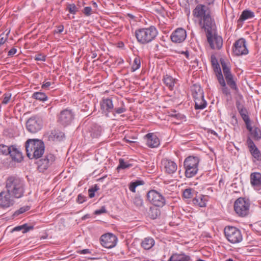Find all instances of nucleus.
Wrapping results in <instances>:
<instances>
[{"mask_svg":"<svg viewBox=\"0 0 261 261\" xmlns=\"http://www.w3.org/2000/svg\"><path fill=\"white\" fill-rule=\"evenodd\" d=\"M11 148V146H8L4 144H0V154L7 155L10 153V151Z\"/></svg>","mask_w":261,"mask_h":261,"instance_id":"obj_38","label":"nucleus"},{"mask_svg":"<svg viewBox=\"0 0 261 261\" xmlns=\"http://www.w3.org/2000/svg\"><path fill=\"white\" fill-rule=\"evenodd\" d=\"M207 197L206 196L199 195L193 199V203L200 207H205L206 205Z\"/></svg>","mask_w":261,"mask_h":261,"instance_id":"obj_25","label":"nucleus"},{"mask_svg":"<svg viewBox=\"0 0 261 261\" xmlns=\"http://www.w3.org/2000/svg\"><path fill=\"white\" fill-rule=\"evenodd\" d=\"M67 9L70 13L72 14H75L78 11V8L74 4H68L67 6Z\"/></svg>","mask_w":261,"mask_h":261,"instance_id":"obj_42","label":"nucleus"},{"mask_svg":"<svg viewBox=\"0 0 261 261\" xmlns=\"http://www.w3.org/2000/svg\"><path fill=\"white\" fill-rule=\"evenodd\" d=\"M124 140L126 142H129V143H133V142H134V141H132V140H129V139H127V138H126V137H125V138H124Z\"/></svg>","mask_w":261,"mask_h":261,"instance_id":"obj_63","label":"nucleus"},{"mask_svg":"<svg viewBox=\"0 0 261 261\" xmlns=\"http://www.w3.org/2000/svg\"><path fill=\"white\" fill-rule=\"evenodd\" d=\"M126 109L123 107L118 108H115L114 109L115 112L118 114L123 113L125 112L126 111Z\"/></svg>","mask_w":261,"mask_h":261,"instance_id":"obj_50","label":"nucleus"},{"mask_svg":"<svg viewBox=\"0 0 261 261\" xmlns=\"http://www.w3.org/2000/svg\"><path fill=\"white\" fill-rule=\"evenodd\" d=\"M107 212L106 208L104 207H102L100 209L96 210L95 212V214L96 215H100L102 213H105Z\"/></svg>","mask_w":261,"mask_h":261,"instance_id":"obj_55","label":"nucleus"},{"mask_svg":"<svg viewBox=\"0 0 261 261\" xmlns=\"http://www.w3.org/2000/svg\"><path fill=\"white\" fill-rule=\"evenodd\" d=\"M137 187V186H136V185L135 184L134 182H130V184L129 185V189L132 192H136V188Z\"/></svg>","mask_w":261,"mask_h":261,"instance_id":"obj_53","label":"nucleus"},{"mask_svg":"<svg viewBox=\"0 0 261 261\" xmlns=\"http://www.w3.org/2000/svg\"><path fill=\"white\" fill-rule=\"evenodd\" d=\"M32 98L42 101H46L48 99L47 95L43 92H36L33 94Z\"/></svg>","mask_w":261,"mask_h":261,"instance_id":"obj_35","label":"nucleus"},{"mask_svg":"<svg viewBox=\"0 0 261 261\" xmlns=\"http://www.w3.org/2000/svg\"><path fill=\"white\" fill-rule=\"evenodd\" d=\"M55 160V156L54 154L49 153L46 155L44 158L40 160L38 163V168L41 171L46 170Z\"/></svg>","mask_w":261,"mask_h":261,"instance_id":"obj_18","label":"nucleus"},{"mask_svg":"<svg viewBox=\"0 0 261 261\" xmlns=\"http://www.w3.org/2000/svg\"><path fill=\"white\" fill-rule=\"evenodd\" d=\"M100 108L102 113L108 117L109 113L112 112L114 109L112 99L110 98L103 99L100 102Z\"/></svg>","mask_w":261,"mask_h":261,"instance_id":"obj_20","label":"nucleus"},{"mask_svg":"<svg viewBox=\"0 0 261 261\" xmlns=\"http://www.w3.org/2000/svg\"><path fill=\"white\" fill-rule=\"evenodd\" d=\"M12 160L17 162H20L22 159L21 153L14 146H11L10 153Z\"/></svg>","mask_w":261,"mask_h":261,"instance_id":"obj_23","label":"nucleus"},{"mask_svg":"<svg viewBox=\"0 0 261 261\" xmlns=\"http://www.w3.org/2000/svg\"><path fill=\"white\" fill-rule=\"evenodd\" d=\"M98 189V188H97L96 186H95L94 188L89 189V190H88L89 197L90 198L93 197L94 196V195H95L94 192L96 191H97Z\"/></svg>","mask_w":261,"mask_h":261,"instance_id":"obj_49","label":"nucleus"},{"mask_svg":"<svg viewBox=\"0 0 261 261\" xmlns=\"http://www.w3.org/2000/svg\"><path fill=\"white\" fill-rule=\"evenodd\" d=\"M134 204L138 207H140L143 205V201L140 196L136 195L133 199Z\"/></svg>","mask_w":261,"mask_h":261,"instance_id":"obj_41","label":"nucleus"},{"mask_svg":"<svg viewBox=\"0 0 261 261\" xmlns=\"http://www.w3.org/2000/svg\"><path fill=\"white\" fill-rule=\"evenodd\" d=\"M193 15L199 22L200 27L204 30L215 27L210 8L202 4H198L193 10Z\"/></svg>","mask_w":261,"mask_h":261,"instance_id":"obj_1","label":"nucleus"},{"mask_svg":"<svg viewBox=\"0 0 261 261\" xmlns=\"http://www.w3.org/2000/svg\"><path fill=\"white\" fill-rule=\"evenodd\" d=\"M146 139V144L150 148L158 147L160 144V140L158 137L153 133H148L145 135Z\"/></svg>","mask_w":261,"mask_h":261,"instance_id":"obj_22","label":"nucleus"},{"mask_svg":"<svg viewBox=\"0 0 261 261\" xmlns=\"http://www.w3.org/2000/svg\"><path fill=\"white\" fill-rule=\"evenodd\" d=\"M233 52L237 56L247 55L248 53L246 42L244 38H241L236 41L234 44Z\"/></svg>","mask_w":261,"mask_h":261,"instance_id":"obj_14","label":"nucleus"},{"mask_svg":"<svg viewBox=\"0 0 261 261\" xmlns=\"http://www.w3.org/2000/svg\"><path fill=\"white\" fill-rule=\"evenodd\" d=\"M199 159L197 156H189L184 163L185 168V176L187 178L194 176L198 172Z\"/></svg>","mask_w":261,"mask_h":261,"instance_id":"obj_5","label":"nucleus"},{"mask_svg":"<svg viewBox=\"0 0 261 261\" xmlns=\"http://www.w3.org/2000/svg\"><path fill=\"white\" fill-rule=\"evenodd\" d=\"M117 240L116 236L110 233L103 234L100 237L101 245L107 248L114 247L116 245Z\"/></svg>","mask_w":261,"mask_h":261,"instance_id":"obj_13","label":"nucleus"},{"mask_svg":"<svg viewBox=\"0 0 261 261\" xmlns=\"http://www.w3.org/2000/svg\"><path fill=\"white\" fill-rule=\"evenodd\" d=\"M17 53V49L13 47L8 53V56L12 57Z\"/></svg>","mask_w":261,"mask_h":261,"instance_id":"obj_52","label":"nucleus"},{"mask_svg":"<svg viewBox=\"0 0 261 261\" xmlns=\"http://www.w3.org/2000/svg\"><path fill=\"white\" fill-rule=\"evenodd\" d=\"M224 234L227 240L232 244L241 242L243 237L240 230L233 226H226L224 228Z\"/></svg>","mask_w":261,"mask_h":261,"instance_id":"obj_7","label":"nucleus"},{"mask_svg":"<svg viewBox=\"0 0 261 261\" xmlns=\"http://www.w3.org/2000/svg\"><path fill=\"white\" fill-rule=\"evenodd\" d=\"M35 59L37 61H44L45 60V57L44 56L39 55L35 57Z\"/></svg>","mask_w":261,"mask_h":261,"instance_id":"obj_56","label":"nucleus"},{"mask_svg":"<svg viewBox=\"0 0 261 261\" xmlns=\"http://www.w3.org/2000/svg\"><path fill=\"white\" fill-rule=\"evenodd\" d=\"M186 37V31L181 28L176 29L170 36L172 42L178 43L183 42Z\"/></svg>","mask_w":261,"mask_h":261,"instance_id":"obj_19","label":"nucleus"},{"mask_svg":"<svg viewBox=\"0 0 261 261\" xmlns=\"http://www.w3.org/2000/svg\"><path fill=\"white\" fill-rule=\"evenodd\" d=\"M161 165L163 170L168 174L174 173L177 169L176 163L168 159H163L161 161Z\"/></svg>","mask_w":261,"mask_h":261,"instance_id":"obj_15","label":"nucleus"},{"mask_svg":"<svg viewBox=\"0 0 261 261\" xmlns=\"http://www.w3.org/2000/svg\"><path fill=\"white\" fill-rule=\"evenodd\" d=\"M6 190L15 198H20L24 192L23 181L19 177L11 176L6 181Z\"/></svg>","mask_w":261,"mask_h":261,"instance_id":"obj_3","label":"nucleus"},{"mask_svg":"<svg viewBox=\"0 0 261 261\" xmlns=\"http://www.w3.org/2000/svg\"><path fill=\"white\" fill-rule=\"evenodd\" d=\"M193 190L191 188L185 189L183 192V197L187 199L191 198L193 197Z\"/></svg>","mask_w":261,"mask_h":261,"instance_id":"obj_43","label":"nucleus"},{"mask_svg":"<svg viewBox=\"0 0 261 261\" xmlns=\"http://www.w3.org/2000/svg\"><path fill=\"white\" fill-rule=\"evenodd\" d=\"M237 108L243 120L249 118L247 110L243 106H237Z\"/></svg>","mask_w":261,"mask_h":261,"instance_id":"obj_36","label":"nucleus"},{"mask_svg":"<svg viewBox=\"0 0 261 261\" xmlns=\"http://www.w3.org/2000/svg\"><path fill=\"white\" fill-rule=\"evenodd\" d=\"M207 41L210 47L213 49H220L223 45V39L221 36L216 34V26L206 29Z\"/></svg>","mask_w":261,"mask_h":261,"instance_id":"obj_6","label":"nucleus"},{"mask_svg":"<svg viewBox=\"0 0 261 261\" xmlns=\"http://www.w3.org/2000/svg\"><path fill=\"white\" fill-rule=\"evenodd\" d=\"M141 61L139 57H136L132 66V71H135L140 67Z\"/></svg>","mask_w":261,"mask_h":261,"instance_id":"obj_40","label":"nucleus"},{"mask_svg":"<svg viewBox=\"0 0 261 261\" xmlns=\"http://www.w3.org/2000/svg\"><path fill=\"white\" fill-rule=\"evenodd\" d=\"M154 245V241L152 238H146L141 243V246L145 250L151 248Z\"/></svg>","mask_w":261,"mask_h":261,"instance_id":"obj_29","label":"nucleus"},{"mask_svg":"<svg viewBox=\"0 0 261 261\" xmlns=\"http://www.w3.org/2000/svg\"><path fill=\"white\" fill-rule=\"evenodd\" d=\"M217 80H218L219 84L222 87V92L226 95H230V93L229 90L226 86L225 82L223 78V75L219 74V75H218V78H217Z\"/></svg>","mask_w":261,"mask_h":261,"instance_id":"obj_32","label":"nucleus"},{"mask_svg":"<svg viewBox=\"0 0 261 261\" xmlns=\"http://www.w3.org/2000/svg\"><path fill=\"white\" fill-rule=\"evenodd\" d=\"M193 96L194 99L204 97V93L201 87L198 85H194L191 88Z\"/></svg>","mask_w":261,"mask_h":261,"instance_id":"obj_26","label":"nucleus"},{"mask_svg":"<svg viewBox=\"0 0 261 261\" xmlns=\"http://www.w3.org/2000/svg\"><path fill=\"white\" fill-rule=\"evenodd\" d=\"M85 197L81 194H79L77 196L76 201L79 203H82L85 201Z\"/></svg>","mask_w":261,"mask_h":261,"instance_id":"obj_51","label":"nucleus"},{"mask_svg":"<svg viewBox=\"0 0 261 261\" xmlns=\"http://www.w3.org/2000/svg\"><path fill=\"white\" fill-rule=\"evenodd\" d=\"M158 31L156 28L151 25L147 28L137 29L135 31V36L137 41L142 45L149 43L156 37Z\"/></svg>","mask_w":261,"mask_h":261,"instance_id":"obj_4","label":"nucleus"},{"mask_svg":"<svg viewBox=\"0 0 261 261\" xmlns=\"http://www.w3.org/2000/svg\"><path fill=\"white\" fill-rule=\"evenodd\" d=\"M64 30V27L63 25H60L58 27V31L57 33H61Z\"/></svg>","mask_w":261,"mask_h":261,"instance_id":"obj_60","label":"nucleus"},{"mask_svg":"<svg viewBox=\"0 0 261 261\" xmlns=\"http://www.w3.org/2000/svg\"><path fill=\"white\" fill-rule=\"evenodd\" d=\"M73 119V114L70 110L65 109L60 112L58 121L63 125L69 124Z\"/></svg>","mask_w":261,"mask_h":261,"instance_id":"obj_17","label":"nucleus"},{"mask_svg":"<svg viewBox=\"0 0 261 261\" xmlns=\"http://www.w3.org/2000/svg\"><path fill=\"white\" fill-rule=\"evenodd\" d=\"M254 17V13L250 10H244L240 17L239 20L241 21H244L246 19L253 18Z\"/></svg>","mask_w":261,"mask_h":261,"instance_id":"obj_34","label":"nucleus"},{"mask_svg":"<svg viewBox=\"0 0 261 261\" xmlns=\"http://www.w3.org/2000/svg\"><path fill=\"white\" fill-rule=\"evenodd\" d=\"M51 85V83L50 82H44L42 84L41 87L43 89H47Z\"/></svg>","mask_w":261,"mask_h":261,"instance_id":"obj_54","label":"nucleus"},{"mask_svg":"<svg viewBox=\"0 0 261 261\" xmlns=\"http://www.w3.org/2000/svg\"><path fill=\"white\" fill-rule=\"evenodd\" d=\"M7 40V38H4V37H1V36H0V44L1 45H3L5 43V42H6Z\"/></svg>","mask_w":261,"mask_h":261,"instance_id":"obj_61","label":"nucleus"},{"mask_svg":"<svg viewBox=\"0 0 261 261\" xmlns=\"http://www.w3.org/2000/svg\"><path fill=\"white\" fill-rule=\"evenodd\" d=\"M221 65L223 72L228 85L232 89L237 90L238 87L235 81L233 80V77L232 74L231 73L230 68L224 61L221 62Z\"/></svg>","mask_w":261,"mask_h":261,"instance_id":"obj_12","label":"nucleus"},{"mask_svg":"<svg viewBox=\"0 0 261 261\" xmlns=\"http://www.w3.org/2000/svg\"><path fill=\"white\" fill-rule=\"evenodd\" d=\"M250 132L254 139L258 140L261 138V131L258 128H252V130L250 131Z\"/></svg>","mask_w":261,"mask_h":261,"instance_id":"obj_37","label":"nucleus"},{"mask_svg":"<svg viewBox=\"0 0 261 261\" xmlns=\"http://www.w3.org/2000/svg\"><path fill=\"white\" fill-rule=\"evenodd\" d=\"M247 144L249 150L254 159L253 161H261V152L250 137L247 139Z\"/></svg>","mask_w":261,"mask_h":261,"instance_id":"obj_16","label":"nucleus"},{"mask_svg":"<svg viewBox=\"0 0 261 261\" xmlns=\"http://www.w3.org/2000/svg\"><path fill=\"white\" fill-rule=\"evenodd\" d=\"M150 211H151L152 212H154V214H150V218L152 219H155L158 217V216L159 214V210H158L157 208H153V209L150 208Z\"/></svg>","mask_w":261,"mask_h":261,"instance_id":"obj_47","label":"nucleus"},{"mask_svg":"<svg viewBox=\"0 0 261 261\" xmlns=\"http://www.w3.org/2000/svg\"><path fill=\"white\" fill-rule=\"evenodd\" d=\"M147 199L150 203L158 207L163 206L166 203L164 197L155 190H150L148 192Z\"/></svg>","mask_w":261,"mask_h":261,"instance_id":"obj_9","label":"nucleus"},{"mask_svg":"<svg viewBox=\"0 0 261 261\" xmlns=\"http://www.w3.org/2000/svg\"><path fill=\"white\" fill-rule=\"evenodd\" d=\"M96 56H97V54H96V53H93V54H92V58H95Z\"/></svg>","mask_w":261,"mask_h":261,"instance_id":"obj_64","label":"nucleus"},{"mask_svg":"<svg viewBox=\"0 0 261 261\" xmlns=\"http://www.w3.org/2000/svg\"><path fill=\"white\" fill-rule=\"evenodd\" d=\"M33 226L28 225V224L25 223L22 225L15 227L13 229L12 231H19L21 230L22 233H25L33 229Z\"/></svg>","mask_w":261,"mask_h":261,"instance_id":"obj_31","label":"nucleus"},{"mask_svg":"<svg viewBox=\"0 0 261 261\" xmlns=\"http://www.w3.org/2000/svg\"><path fill=\"white\" fill-rule=\"evenodd\" d=\"M164 83L168 87L170 90H172L175 85V80L174 79L172 76L166 75L164 77Z\"/></svg>","mask_w":261,"mask_h":261,"instance_id":"obj_33","label":"nucleus"},{"mask_svg":"<svg viewBox=\"0 0 261 261\" xmlns=\"http://www.w3.org/2000/svg\"><path fill=\"white\" fill-rule=\"evenodd\" d=\"M135 184L137 186H140V185H143L144 184V182L143 180H138L134 181Z\"/></svg>","mask_w":261,"mask_h":261,"instance_id":"obj_58","label":"nucleus"},{"mask_svg":"<svg viewBox=\"0 0 261 261\" xmlns=\"http://www.w3.org/2000/svg\"><path fill=\"white\" fill-rule=\"evenodd\" d=\"M101 132V127L96 124H94L89 129L87 135H89L92 138H97L100 136Z\"/></svg>","mask_w":261,"mask_h":261,"instance_id":"obj_24","label":"nucleus"},{"mask_svg":"<svg viewBox=\"0 0 261 261\" xmlns=\"http://www.w3.org/2000/svg\"><path fill=\"white\" fill-rule=\"evenodd\" d=\"M11 97V94L10 93H5L4 95V98L2 101L3 104L6 105L7 104Z\"/></svg>","mask_w":261,"mask_h":261,"instance_id":"obj_45","label":"nucleus"},{"mask_svg":"<svg viewBox=\"0 0 261 261\" xmlns=\"http://www.w3.org/2000/svg\"><path fill=\"white\" fill-rule=\"evenodd\" d=\"M180 53L184 55L187 58V59H189V53L188 50L182 51Z\"/></svg>","mask_w":261,"mask_h":261,"instance_id":"obj_59","label":"nucleus"},{"mask_svg":"<svg viewBox=\"0 0 261 261\" xmlns=\"http://www.w3.org/2000/svg\"><path fill=\"white\" fill-rule=\"evenodd\" d=\"M132 167V164L124 162L123 159H120L119 160V165L117 167V169H128Z\"/></svg>","mask_w":261,"mask_h":261,"instance_id":"obj_39","label":"nucleus"},{"mask_svg":"<svg viewBox=\"0 0 261 261\" xmlns=\"http://www.w3.org/2000/svg\"><path fill=\"white\" fill-rule=\"evenodd\" d=\"M190 257L185 254H173L169 258L168 261H189Z\"/></svg>","mask_w":261,"mask_h":261,"instance_id":"obj_27","label":"nucleus"},{"mask_svg":"<svg viewBox=\"0 0 261 261\" xmlns=\"http://www.w3.org/2000/svg\"><path fill=\"white\" fill-rule=\"evenodd\" d=\"M83 12L86 16H89L92 14V9L90 7H86L83 9Z\"/></svg>","mask_w":261,"mask_h":261,"instance_id":"obj_46","label":"nucleus"},{"mask_svg":"<svg viewBox=\"0 0 261 261\" xmlns=\"http://www.w3.org/2000/svg\"><path fill=\"white\" fill-rule=\"evenodd\" d=\"M156 11L159 13H162L164 11V9L162 7H160L159 9L156 10Z\"/></svg>","mask_w":261,"mask_h":261,"instance_id":"obj_62","label":"nucleus"},{"mask_svg":"<svg viewBox=\"0 0 261 261\" xmlns=\"http://www.w3.org/2000/svg\"><path fill=\"white\" fill-rule=\"evenodd\" d=\"M249 201L244 198H239L234 202V210L239 216H247L249 214Z\"/></svg>","mask_w":261,"mask_h":261,"instance_id":"obj_8","label":"nucleus"},{"mask_svg":"<svg viewBox=\"0 0 261 261\" xmlns=\"http://www.w3.org/2000/svg\"><path fill=\"white\" fill-rule=\"evenodd\" d=\"M244 121L245 123L247 129L249 132L251 131L253 127L251 125V121H250L249 118L248 119H246L245 120H244Z\"/></svg>","mask_w":261,"mask_h":261,"instance_id":"obj_48","label":"nucleus"},{"mask_svg":"<svg viewBox=\"0 0 261 261\" xmlns=\"http://www.w3.org/2000/svg\"><path fill=\"white\" fill-rule=\"evenodd\" d=\"M194 101L195 109L196 110H202L204 109L207 105V103L204 100V97L194 99Z\"/></svg>","mask_w":261,"mask_h":261,"instance_id":"obj_30","label":"nucleus"},{"mask_svg":"<svg viewBox=\"0 0 261 261\" xmlns=\"http://www.w3.org/2000/svg\"><path fill=\"white\" fill-rule=\"evenodd\" d=\"M211 63L213 66V69L216 73L217 78H218V75L219 74H222L221 72V70L219 64L218 62V60L216 57L214 55L211 56Z\"/></svg>","mask_w":261,"mask_h":261,"instance_id":"obj_28","label":"nucleus"},{"mask_svg":"<svg viewBox=\"0 0 261 261\" xmlns=\"http://www.w3.org/2000/svg\"><path fill=\"white\" fill-rule=\"evenodd\" d=\"M27 156L30 159H37L44 152L45 146L42 141L39 139H29L25 142Z\"/></svg>","mask_w":261,"mask_h":261,"instance_id":"obj_2","label":"nucleus"},{"mask_svg":"<svg viewBox=\"0 0 261 261\" xmlns=\"http://www.w3.org/2000/svg\"><path fill=\"white\" fill-rule=\"evenodd\" d=\"M30 206L28 205L24 206L23 207H20L19 210L16 211L14 214V215L15 216H17L20 214H23L24 212L30 210Z\"/></svg>","mask_w":261,"mask_h":261,"instance_id":"obj_44","label":"nucleus"},{"mask_svg":"<svg viewBox=\"0 0 261 261\" xmlns=\"http://www.w3.org/2000/svg\"><path fill=\"white\" fill-rule=\"evenodd\" d=\"M15 198L7 190L2 191L0 193V207L6 208L12 206L15 202Z\"/></svg>","mask_w":261,"mask_h":261,"instance_id":"obj_11","label":"nucleus"},{"mask_svg":"<svg viewBox=\"0 0 261 261\" xmlns=\"http://www.w3.org/2000/svg\"><path fill=\"white\" fill-rule=\"evenodd\" d=\"M80 254H89L91 253V251L88 249H85L82 250L79 252Z\"/></svg>","mask_w":261,"mask_h":261,"instance_id":"obj_57","label":"nucleus"},{"mask_svg":"<svg viewBox=\"0 0 261 261\" xmlns=\"http://www.w3.org/2000/svg\"><path fill=\"white\" fill-rule=\"evenodd\" d=\"M26 126L29 132L36 133L42 128V121L37 116H33L28 119Z\"/></svg>","mask_w":261,"mask_h":261,"instance_id":"obj_10","label":"nucleus"},{"mask_svg":"<svg viewBox=\"0 0 261 261\" xmlns=\"http://www.w3.org/2000/svg\"><path fill=\"white\" fill-rule=\"evenodd\" d=\"M250 184L254 190L258 191L261 189V173L253 172L250 174Z\"/></svg>","mask_w":261,"mask_h":261,"instance_id":"obj_21","label":"nucleus"}]
</instances>
